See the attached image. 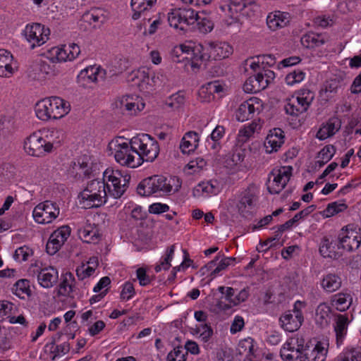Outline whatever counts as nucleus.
<instances>
[{"instance_id":"obj_1","label":"nucleus","mask_w":361,"mask_h":361,"mask_svg":"<svg viewBox=\"0 0 361 361\" xmlns=\"http://www.w3.org/2000/svg\"><path fill=\"white\" fill-rule=\"evenodd\" d=\"M181 185L178 178H167L163 176L155 175L142 180L136 188L137 193L141 197H149L152 195L164 196L178 191Z\"/></svg>"},{"instance_id":"obj_2","label":"nucleus","mask_w":361,"mask_h":361,"mask_svg":"<svg viewBox=\"0 0 361 361\" xmlns=\"http://www.w3.org/2000/svg\"><path fill=\"white\" fill-rule=\"evenodd\" d=\"M70 104L59 97H51L39 101L35 107L37 117L42 121L57 120L69 113Z\"/></svg>"},{"instance_id":"obj_3","label":"nucleus","mask_w":361,"mask_h":361,"mask_svg":"<svg viewBox=\"0 0 361 361\" xmlns=\"http://www.w3.org/2000/svg\"><path fill=\"white\" fill-rule=\"evenodd\" d=\"M108 147L114 153L115 159L120 164L130 168L139 166L136 158L138 152L133 147L132 139L130 142H126L123 137H118L110 142Z\"/></svg>"},{"instance_id":"obj_4","label":"nucleus","mask_w":361,"mask_h":361,"mask_svg":"<svg viewBox=\"0 0 361 361\" xmlns=\"http://www.w3.org/2000/svg\"><path fill=\"white\" fill-rule=\"evenodd\" d=\"M132 144L138 152L136 158L139 166L144 161H154L159 155V143L148 134L143 133L133 137Z\"/></svg>"},{"instance_id":"obj_5","label":"nucleus","mask_w":361,"mask_h":361,"mask_svg":"<svg viewBox=\"0 0 361 361\" xmlns=\"http://www.w3.org/2000/svg\"><path fill=\"white\" fill-rule=\"evenodd\" d=\"M103 180L106 183L107 195L118 199L124 194L128 188L130 176L129 175L123 176L118 170L107 169L103 173Z\"/></svg>"},{"instance_id":"obj_6","label":"nucleus","mask_w":361,"mask_h":361,"mask_svg":"<svg viewBox=\"0 0 361 361\" xmlns=\"http://www.w3.org/2000/svg\"><path fill=\"white\" fill-rule=\"evenodd\" d=\"M80 197L83 201H88L90 207H98L107 201L106 183L103 178L90 181Z\"/></svg>"},{"instance_id":"obj_7","label":"nucleus","mask_w":361,"mask_h":361,"mask_svg":"<svg viewBox=\"0 0 361 361\" xmlns=\"http://www.w3.org/2000/svg\"><path fill=\"white\" fill-rule=\"evenodd\" d=\"M197 19V13L190 8L183 7L172 9L168 13V21L171 27L180 30H187L188 27L194 25Z\"/></svg>"},{"instance_id":"obj_8","label":"nucleus","mask_w":361,"mask_h":361,"mask_svg":"<svg viewBox=\"0 0 361 361\" xmlns=\"http://www.w3.org/2000/svg\"><path fill=\"white\" fill-rule=\"evenodd\" d=\"M275 78L274 71L262 67L261 71L249 77L243 85V90L247 93H256L264 90Z\"/></svg>"},{"instance_id":"obj_9","label":"nucleus","mask_w":361,"mask_h":361,"mask_svg":"<svg viewBox=\"0 0 361 361\" xmlns=\"http://www.w3.org/2000/svg\"><path fill=\"white\" fill-rule=\"evenodd\" d=\"M348 225L343 227L337 237L336 245L338 249L353 252L359 248L361 245V233Z\"/></svg>"},{"instance_id":"obj_10","label":"nucleus","mask_w":361,"mask_h":361,"mask_svg":"<svg viewBox=\"0 0 361 361\" xmlns=\"http://www.w3.org/2000/svg\"><path fill=\"white\" fill-rule=\"evenodd\" d=\"M24 149L31 156L42 157L51 152L53 144L47 142L39 133H33L25 141Z\"/></svg>"},{"instance_id":"obj_11","label":"nucleus","mask_w":361,"mask_h":361,"mask_svg":"<svg viewBox=\"0 0 361 361\" xmlns=\"http://www.w3.org/2000/svg\"><path fill=\"white\" fill-rule=\"evenodd\" d=\"M60 209L56 203L44 201L37 204L33 210V217L39 224H49L57 218Z\"/></svg>"},{"instance_id":"obj_12","label":"nucleus","mask_w":361,"mask_h":361,"mask_svg":"<svg viewBox=\"0 0 361 361\" xmlns=\"http://www.w3.org/2000/svg\"><path fill=\"white\" fill-rule=\"evenodd\" d=\"M24 32L27 40L31 43L32 49L44 44L50 35V30L40 23L27 25Z\"/></svg>"},{"instance_id":"obj_13","label":"nucleus","mask_w":361,"mask_h":361,"mask_svg":"<svg viewBox=\"0 0 361 361\" xmlns=\"http://www.w3.org/2000/svg\"><path fill=\"white\" fill-rule=\"evenodd\" d=\"M257 196L256 189L254 185L248 186L242 192L240 199L237 204L240 215L244 218H249L252 216Z\"/></svg>"},{"instance_id":"obj_14","label":"nucleus","mask_w":361,"mask_h":361,"mask_svg":"<svg viewBox=\"0 0 361 361\" xmlns=\"http://www.w3.org/2000/svg\"><path fill=\"white\" fill-rule=\"evenodd\" d=\"M327 350L322 345L321 342H318L314 348L310 349L305 347L302 350H298L297 360L300 361H324L326 357Z\"/></svg>"},{"instance_id":"obj_15","label":"nucleus","mask_w":361,"mask_h":361,"mask_svg":"<svg viewBox=\"0 0 361 361\" xmlns=\"http://www.w3.org/2000/svg\"><path fill=\"white\" fill-rule=\"evenodd\" d=\"M303 321L304 317L302 311H297L295 314H293L290 310H288L279 318L281 327L289 332H294L299 329Z\"/></svg>"},{"instance_id":"obj_16","label":"nucleus","mask_w":361,"mask_h":361,"mask_svg":"<svg viewBox=\"0 0 361 361\" xmlns=\"http://www.w3.org/2000/svg\"><path fill=\"white\" fill-rule=\"evenodd\" d=\"M255 104L259 105V99L252 97L243 102L238 108L235 117L238 121L243 122L252 118L256 110L259 107H255Z\"/></svg>"},{"instance_id":"obj_17","label":"nucleus","mask_w":361,"mask_h":361,"mask_svg":"<svg viewBox=\"0 0 361 361\" xmlns=\"http://www.w3.org/2000/svg\"><path fill=\"white\" fill-rule=\"evenodd\" d=\"M283 131L281 128H274L269 131L264 142L267 153L276 152L284 142Z\"/></svg>"},{"instance_id":"obj_18","label":"nucleus","mask_w":361,"mask_h":361,"mask_svg":"<svg viewBox=\"0 0 361 361\" xmlns=\"http://www.w3.org/2000/svg\"><path fill=\"white\" fill-rule=\"evenodd\" d=\"M225 4L220 5V8L223 11L226 9L233 14V12H242L243 15H248V11L246 9L248 7L255 6V0H224Z\"/></svg>"},{"instance_id":"obj_19","label":"nucleus","mask_w":361,"mask_h":361,"mask_svg":"<svg viewBox=\"0 0 361 361\" xmlns=\"http://www.w3.org/2000/svg\"><path fill=\"white\" fill-rule=\"evenodd\" d=\"M59 273L53 267L42 269L37 274L39 284L46 288H51L57 282Z\"/></svg>"},{"instance_id":"obj_20","label":"nucleus","mask_w":361,"mask_h":361,"mask_svg":"<svg viewBox=\"0 0 361 361\" xmlns=\"http://www.w3.org/2000/svg\"><path fill=\"white\" fill-rule=\"evenodd\" d=\"M178 49L182 53H185L190 56L191 67L192 68H199L200 66V62H202L205 60L206 55L202 53L203 47L200 44L193 48L182 44Z\"/></svg>"},{"instance_id":"obj_21","label":"nucleus","mask_w":361,"mask_h":361,"mask_svg":"<svg viewBox=\"0 0 361 361\" xmlns=\"http://www.w3.org/2000/svg\"><path fill=\"white\" fill-rule=\"evenodd\" d=\"M133 80H136L135 84L139 87L141 90L149 91L151 90L153 86H151L152 82V71L148 68L140 69L133 73Z\"/></svg>"},{"instance_id":"obj_22","label":"nucleus","mask_w":361,"mask_h":361,"mask_svg":"<svg viewBox=\"0 0 361 361\" xmlns=\"http://www.w3.org/2000/svg\"><path fill=\"white\" fill-rule=\"evenodd\" d=\"M219 192L216 180L200 183L192 190L193 196L200 197L201 196H209L216 195Z\"/></svg>"},{"instance_id":"obj_23","label":"nucleus","mask_w":361,"mask_h":361,"mask_svg":"<svg viewBox=\"0 0 361 361\" xmlns=\"http://www.w3.org/2000/svg\"><path fill=\"white\" fill-rule=\"evenodd\" d=\"M342 284L341 278L336 274H327L323 276L320 285L324 292L327 293L338 290Z\"/></svg>"},{"instance_id":"obj_24","label":"nucleus","mask_w":361,"mask_h":361,"mask_svg":"<svg viewBox=\"0 0 361 361\" xmlns=\"http://www.w3.org/2000/svg\"><path fill=\"white\" fill-rule=\"evenodd\" d=\"M341 122L336 118L329 119L323 124L317 133V137L321 140L334 135L340 128Z\"/></svg>"},{"instance_id":"obj_25","label":"nucleus","mask_w":361,"mask_h":361,"mask_svg":"<svg viewBox=\"0 0 361 361\" xmlns=\"http://www.w3.org/2000/svg\"><path fill=\"white\" fill-rule=\"evenodd\" d=\"M80 54V48L75 43H71L68 45H63L56 52L57 59L60 61H73Z\"/></svg>"},{"instance_id":"obj_26","label":"nucleus","mask_w":361,"mask_h":361,"mask_svg":"<svg viewBox=\"0 0 361 361\" xmlns=\"http://www.w3.org/2000/svg\"><path fill=\"white\" fill-rule=\"evenodd\" d=\"M198 142V134L195 132L190 131L184 135L179 147L183 154H189L197 147Z\"/></svg>"},{"instance_id":"obj_27","label":"nucleus","mask_w":361,"mask_h":361,"mask_svg":"<svg viewBox=\"0 0 361 361\" xmlns=\"http://www.w3.org/2000/svg\"><path fill=\"white\" fill-rule=\"evenodd\" d=\"M12 54L6 49H0V76L8 78L13 73L11 66Z\"/></svg>"},{"instance_id":"obj_28","label":"nucleus","mask_w":361,"mask_h":361,"mask_svg":"<svg viewBox=\"0 0 361 361\" xmlns=\"http://www.w3.org/2000/svg\"><path fill=\"white\" fill-rule=\"evenodd\" d=\"M51 70L50 66L42 59L35 60L29 68L30 76L40 79L44 78Z\"/></svg>"},{"instance_id":"obj_29","label":"nucleus","mask_w":361,"mask_h":361,"mask_svg":"<svg viewBox=\"0 0 361 361\" xmlns=\"http://www.w3.org/2000/svg\"><path fill=\"white\" fill-rule=\"evenodd\" d=\"M45 351H49L51 355V359L55 360L57 357L66 355L70 350V345L67 342H64L61 345H56V340L52 338V341L45 345Z\"/></svg>"},{"instance_id":"obj_30","label":"nucleus","mask_w":361,"mask_h":361,"mask_svg":"<svg viewBox=\"0 0 361 361\" xmlns=\"http://www.w3.org/2000/svg\"><path fill=\"white\" fill-rule=\"evenodd\" d=\"M348 322L349 321L347 316L344 314L337 315L334 330L336 332V342L338 345L343 342L347 332Z\"/></svg>"},{"instance_id":"obj_31","label":"nucleus","mask_w":361,"mask_h":361,"mask_svg":"<svg viewBox=\"0 0 361 361\" xmlns=\"http://www.w3.org/2000/svg\"><path fill=\"white\" fill-rule=\"evenodd\" d=\"M352 302V298L350 294L345 293H338L332 295L331 302L333 306H336L337 310L344 312L349 308Z\"/></svg>"},{"instance_id":"obj_32","label":"nucleus","mask_w":361,"mask_h":361,"mask_svg":"<svg viewBox=\"0 0 361 361\" xmlns=\"http://www.w3.org/2000/svg\"><path fill=\"white\" fill-rule=\"evenodd\" d=\"M75 278L71 272H67L64 275V279L59 286L58 295L62 296L73 297L71 293L74 291L73 282Z\"/></svg>"},{"instance_id":"obj_33","label":"nucleus","mask_w":361,"mask_h":361,"mask_svg":"<svg viewBox=\"0 0 361 361\" xmlns=\"http://www.w3.org/2000/svg\"><path fill=\"white\" fill-rule=\"evenodd\" d=\"M12 292L20 299H25V296H30L32 292L30 288V281L27 279L18 280L13 285Z\"/></svg>"},{"instance_id":"obj_34","label":"nucleus","mask_w":361,"mask_h":361,"mask_svg":"<svg viewBox=\"0 0 361 361\" xmlns=\"http://www.w3.org/2000/svg\"><path fill=\"white\" fill-rule=\"evenodd\" d=\"M245 158L244 150L237 147L231 153L226 155L224 163L228 168H233L240 164Z\"/></svg>"},{"instance_id":"obj_35","label":"nucleus","mask_w":361,"mask_h":361,"mask_svg":"<svg viewBox=\"0 0 361 361\" xmlns=\"http://www.w3.org/2000/svg\"><path fill=\"white\" fill-rule=\"evenodd\" d=\"M80 238L85 243H91L99 240L100 234L95 228L87 226L78 231Z\"/></svg>"},{"instance_id":"obj_36","label":"nucleus","mask_w":361,"mask_h":361,"mask_svg":"<svg viewBox=\"0 0 361 361\" xmlns=\"http://www.w3.org/2000/svg\"><path fill=\"white\" fill-rule=\"evenodd\" d=\"M330 313V307L325 302L320 303L315 313V320L320 326H324L328 324V318Z\"/></svg>"},{"instance_id":"obj_37","label":"nucleus","mask_w":361,"mask_h":361,"mask_svg":"<svg viewBox=\"0 0 361 361\" xmlns=\"http://www.w3.org/2000/svg\"><path fill=\"white\" fill-rule=\"evenodd\" d=\"M105 73L106 72L104 69L95 66L87 67L82 72V74H85V77H87L90 81L94 82L99 80H104Z\"/></svg>"},{"instance_id":"obj_38","label":"nucleus","mask_w":361,"mask_h":361,"mask_svg":"<svg viewBox=\"0 0 361 361\" xmlns=\"http://www.w3.org/2000/svg\"><path fill=\"white\" fill-rule=\"evenodd\" d=\"M302 43L307 48H314L322 46L325 40L319 35H306L302 38Z\"/></svg>"},{"instance_id":"obj_39","label":"nucleus","mask_w":361,"mask_h":361,"mask_svg":"<svg viewBox=\"0 0 361 361\" xmlns=\"http://www.w3.org/2000/svg\"><path fill=\"white\" fill-rule=\"evenodd\" d=\"M145 2V0H131L130 6L133 11L132 16L133 20L139 19L145 11L149 10Z\"/></svg>"},{"instance_id":"obj_40","label":"nucleus","mask_w":361,"mask_h":361,"mask_svg":"<svg viewBox=\"0 0 361 361\" xmlns=\"http://www.w3.org/2000/svg\"><path fill=\"white\" fill-rule=\"evenodd\" d=\"M347 209V205L345 203L334 202L329 204L323 212V215L326 217H331L334 215L341 212Z\"/></svg>"},{"instance_id":"obj_41","label":"nucleus","mask_w":361,"mask_h":361,"mask_svg":"<svg viewBox=\"0 0 361 361\" xmlns=\"http://www.w3.org/2000/svg\"><path fill=\"white\" fill-rule=\"evenodd\" d=\"M174 251V245H172L168 247V249L166 250V257H164L163 261L161 262L160 264H158L154 267V270L156 272H159L161 270V269H164V270H168L170 268L171 262L173 258Z\"/></svg>"},{"instance_id":"obj_42","label":"nucleus","mask_w":361,"mask_h":361,"mask_svg":"<svg viewBox=\"0 0 361 361\" xmlns=\"http://www.w3.org/2000/svg\"><path fill=\"white\" fill-rule=\"evenodd\" d=\"M331 247L332 242H330L328 238H324L322 244L319 247V252L324 257H330L334 259L339 257L340 255L335 250H329V248Z\"/></svg>"},{"instance_id":"obj_43","label":"nucleus","mask_w":361,"mask_h":361,"mask_svg":"<svg viewBox=\"0 0 361 361\" xmlns=\"http://www.w3.org/2000/svg\"><path fill=\"white\" fill-rule=\"evenodd\" d=\"M63 244V242H61L59 238L54 236V234L51 233L46 245L47 252L50 255H54Z\"/></svg>"},{"instance_id":"obj_44","label":"nucleus","mask_w":361,"mask_h":361,"mask_svg":"<svg viewBox=\"0 0 361 361\" xmlns=\"http://www.w3.org/2000/svg\"><path fill=\"white\" fill-rule=\"evenodd\" d=\"M188 353L184 352L182 346H177L166 357L167 361H186Z\"/></svg>"},{"instance_id":"obj_45","label":"nucleus","mask_w":361,"mask_h":361,"mask_svg":"<svg viewBox=\"0 0 361 361\" xmlns=\"http://www.w3.org/2000/svg\"><path fill=\"white\" fill-rule=\"evenodd\" d=\"M284 110L287 114L298 116V115L305 112V108L298 106L295 100L289 101L284 106Z\"/></svg>"},{"instance_id":"obj_46","label":"nucleus","mask_w":361,"mask_h":361,"mask_svg":"<svg viewBox=\"0 0 361 361\" xmlns=\"http://www.w3.org/2000/svg\"><path fill=\"white\" fill-rule=\"evenodd\" d=\"M197 27L201 32L207 33L212 30L214 27V23L207 18H200L197 14Z\"/></svg>"},{"instance_id":"obj_47","label":"nucleus","mask_w":361,"mask_h":361,"mask_svg":"<svg viewBox=\"0 0 361 361\" xmlns=\"http://www.w3.org/2000/svg\"><path fill=\"white\" fill-rule=\"evenodd\" d=\"M305 73L300 70H295L288 74L286 77V82L288 85H293L301 82L305 78Z\"/></svg>"},{"instance_id":"obj_48","label":"nucleus","mask_w":361,"mask_h":361,"mask_svg":"<svg viewBox=\"0 0 361 361\" xmlns=\"http://www.w3.org/2000/svg\"><path fill=\"white\" fill-rule=\"evenodd\" d=\"M336 153V147L332 145L324 146L318 153L317 158L329 161Z\"/></svg>"},{"instance_id":"obj_49","label":"nucleus","mask_w":361,"mask_h":361,"mask_svg":"<svg viewBox=\"0 0 361 361\" xmlns=\"http://www.w3.org/2000/svg\"><path fill=\"white\" fill-rule=\"evenodd\" d=\"M185 101L184 96L180 92L171 95L166 102V105L173 109H178L183 104Z\"/></svg>"},{"instance_id":"obj_50","label":"nucleus","mask_w":361,"mask_h":361,"mask_svg":"<svg viewBox=\"0 0 361 361\" xmlns=\"http://www.w3.org/2000/svg\"><path fill=\"white\" fill-rule=\"evenodd\" d=\"M32 253V250L29 247L24 245L16 250L13 257L16 260L26 261Z\"/></svg>"},{"instance_id":"obj_51","label":"nucleus","mask_w":361,"mask_h":361,"mask_svg":"<svg viewBox=\"0 0 361 361\" xmlns=\"http://www.w3.org/2000/svg\"><path fill=\"white\" fill-rule=\"evenodd\" d=\"M95 271V268L91 266H82L76 269V275L79 280H83L87 277H89L93 274Z\"/></svg>"},{"instance_id":"obj_52","label":"nucleus","mask_w":361,"mask_h":361,"mask_svg":"<svg viewBox=\"0 0 361 361\" xmlns=\"http://www.w3.org/2000/svg\"><path fill=\"white\" fill-rule=\"evenodd\" d=\"M197 333H200L202 341L207 342L213 334V330L212 327L207 324H200L197 328Z\"/></svg>"},{"instance_id":"obj_53","label":"nucleus","mask_w":361,"mask_h":361,"mask_svg":"<svg viewBox=\"0 0 361 361\" xmlns=\"http://www.w3.org/2000/svg\"><path fill=\"white\" fill-rule=\"evenodd\" d=\"M235 261L234 257H224L221 259L218 265L214 268L211 273L212 276H216L220 271L226 269L233 262Z\"/></svg>"},{"instance_id":"obj_54","label":"nucleus","mask_w":361,"mask_h":361,"mask_svg":"<svg viewBox=\"0 0 361 361\" xmlns=\"http://www.w3.org/2000/svg\"><path fill=\"white\" fill-rule=\"evenodd\" d=\"M73 169L76 170V173L79 175L80 177L84 176L87 177L90 173V166L88 165L87 162L78 161V164H74Z\"/></svg>"},{"instance_id":"obj_55","label":"nucleus","mask_w":361,"mask_h":361,"mask_svg":"<svg viewBox=\"0 0 361 361\" xmlns=\"http://www.w3.org/2000/svg\"><path fill=\"white\" fill-rule=\"evenodd\" d=\"M274 176V182L276 185L278 187L277 189H274V191H271V193H279L287 184L288 179L286 177H283L280 173L277 171V173L274 174V172L271 173Z\"/></svg>"},{"instance_id":"obj_56","label":"nucleus","mask_w":361,"mask_h":361,"mask_svg":"<svg viewBox=\"0 0 361 361\" xmlns=\"http://www.w3.org/2000/svg\"><path fill=\"white\" fill-rule=\"evenodd\" d=\"M71 228L68 226H63L54 231V236L57 237L61 242L65 243L71 234Z\"/></svg>"},{"instance_id":"obj_57","label":"nucleus","mask_w":361,"mask_h":361,"mask_svg":"<svg viewBox=\"0 0 361 361\" xmlns=\"http://www.w3.org/2000/svg\"><path fill=\"white\" fill-rule=\"evenodd\" d=\"M136 104L137 102L133 101V99L130 97L123 98L121 101V108L125 109L126 110L130 111L132 114H135L137 112Z\"/></svg>"},{"instance_id":"obj_58","label":"nucleus","mask_w":361,"mask_h":361,"mask_svg":"<svg viewBox=\"0 0 361 361\" xmlns=\"http://www.w3.org/2000/svg\"><path fill=\"white\" fill-rule=\"evenodd\" d=\"M169 210V206L166 204L156 202L152 204L149 207L150 214H159L166 212Z\"/></svg>"},{"instance_id":"obj_59","label":"nucleus","mask_w":361,"mask_h":361,"mask_svg":"<svg viewBox=\"0 0 361 361\" xmlns=\"http://www.w3.org/2000/svg\"><path fill=\"white\" fill-rule=\"evenodd\" d=\"M152 82L151 86H161L164 85L166 82V76L161 72L154 73L152 71Z\"/></svg>"},{"instance_id":"obj_60","label":"nucleus","mask_w":361,"mask_h":361,"mask_svg":"<svg viewBox=\"0 0 361 361\" xmlns=\"http://www.w3.org/2000/svg\"><path fill=\"white\" fill-rule=\"evenodd\" d=\"M135 294L133 285L130 282H126L123 285V290L121 293V298L123 300H130Z\"/></svg>"},{"instance_id":"obj_61","label":"nucleus","mask_w":361,"mask_h":361,"mask_svg":"<svg viewBox=\"0 0 361 361\" xmlns=\"http://www.w3.org/2000/svg\"><path fill=\"white\" fill-rule=\"evenodd\" d=\"M136 274L140 286H145L151 283V279L147 274L145 269L142 267L138 268L136 271Z\"/></svg>"},{"instance_id":"obj_62","label":"nucleus","mask_w":361,"mask_h":361,"mask_svg":"<svg viewBox=\"0 0 361 361\" xmlns=\"http://www.w3.org/2000/svg\"><path fill=\"white\" fill-rule=\"evenodd\" d=\"M255 59L260 61L262 67H271L276 63V58L271 54L259 55Z\"/></svg>"},{"instance_id":"obj_63","label":"nucleus","mask_w":361,"mask_h":361,"mask_svg":"<svg viewBox=\"0 0 361 361\" xmlns=\"http://www.w3.org/2000/svg\"><path fill=\"white\" fill-rule=\"evenodd\" d=\"M290 342H287L281 349L280 354L282 359L285 361H292L295 358V354L290 352Z\"/></svg>"},{"instance_id":"obj_64","label":"nucleus","mask_w":361,"mask_h":361,"mask_svg":"<svg viewBox=\"0 0 361 361\" xmlns=\"http://www.w3.org/2000/svg\"><path fill=\"white\" fill-rule=\"evenodd\" d=\"M245 325L244 319L240 316H236L231 326L230 331L232 334H235L240 331Z\"/></svg>"}]
</instances>
